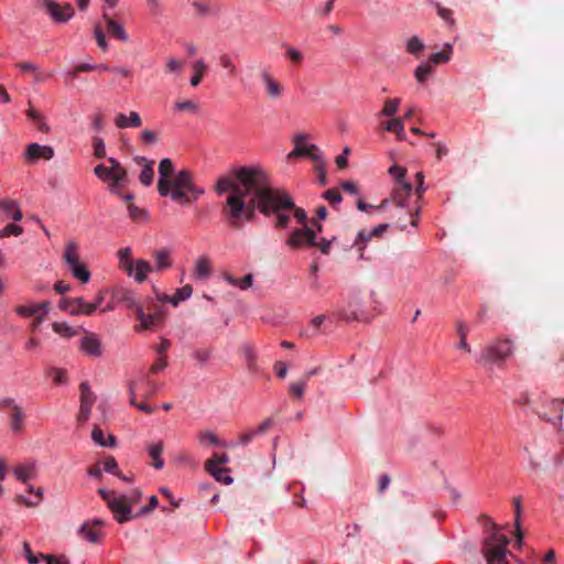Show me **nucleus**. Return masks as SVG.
<instances>
[{
	"label": "nucleus",
	"mask_w": 564,
	"mask_h": 564,
	"mask_svg": "<svg viewBox=\"0 0 564 564\" xmlns=\"http://www.w3.org/2000/svg\"><path fill=\"white\" fill-rule=\"evenodd\" d=\"M513 507H514V525H516V536H517V543L520 544L522 542V533L520 530V517L522 512V506H521V498L516 497L513 498Z\"/></svg>",
	"instance_id": "nucleus-41"
},
{
	"label": "nucleus",
	"mask_w": 564,
	"mask_h": 564,
	"mask_svg": "<svg viewBox=\"0 0 564 564\" xmlns=\"http://www.w3.org/2000/svg\"><path fill=\"white\" fill-rule=\"evenodd\" d=\"M9 415H10L11 430L15 433L21 432L22 427H23V419H24L23 410L22 409L17 410V411L10 413Z\"/></svg>",
	"instance_id": "nucleus-44"
},
{
	"label": "nucleus",
	"mask_w": 564,
	"mask_h": 564,
	"mask_svg": "<svg viewBox=\"0 0 564 564\" xmlns=\"http://www.w3.org/2000/svg\"><path fill=\"white\" fill-rule=\"evenodd\" d=\"M192 7L195 11V14L198 17H206L212 13V8L208 2L193 1Z\"/></svg>",
	"instance_id": "nucleus-55"
},
{
	"label": "nucleus",
	"mask_w": 564,
	"mask_h": 564,
	"mask_svg": "<svg viewBox=\"0 0 564 564\" xmlns=\"http://www.w3.org/2000/svg\"><path fill=\"white\" fill-rule=\"evenodd\" d=\"M79 349L89 357L98 358L102 354L100 339L96 334L89 333L80 339Z\"/></svg>",
	"instance_id": "nucleus-17"
},
{
	"label": "nucleus",
	"mask_w": 564,
	"mask_h": 564,
	"mask_svg": "<svg viewBox=\"0 0 564 564\" xmlns=\"http://www.w3.org/2000/svg\"><path fill=\"white\" fill-rule=\"evenodd\" d=\"M285 243L292 249H299L306 246L313 247L317 245L316 232L307 226L297 228L291 232Z\"/></svg>",
	"instance_id": "nucleus-10"
},
{
	"label": "nucleus",
	"mask_w": 564,
	"mask_h": 564,
	"mask_svg": "<svg viewBox=\"0 0 564 564\" xmlns=\"http://www.w3.org/2000/svg\"><path fill=\"white\" fill-rule=\"evenodd\" d=\"M28 491L34 496V500L23 495H20L15 498L17 502L23 503L26 507H35L37 506L43 498V489L41 487L35 488L32 485H29Z\"/></svg>",
	"instance_id": "nucleus-28"
},
{
	"label": "nucleus",
	"mask_w": 564,
	"mask_h": 564,
	"mask_svg": "<svg viewBox=\"0 0 564 564\" xmlns=\"http://www.w3.org/2000/svg\"><path fill=\"white\" fill-rule=\"evenodd\" d=\"M306 388V380L301 379L300 381L292 382L290 384V393L294 397L301 399L304 394V390Z\"/></svg>",
	"instance_id": "nucleus-63"
},
{
	"label": "nucleus",
	"mask_w": 564,
	"mask_h": 564,
	"mask_svg": "<svg viewBox=\"0 0 564 564\" xmlns=\"http://www.w3.org/2000/svg\"><path fill=\"white\" fill-rule=\"evenodd\" d=\"M272 425L273 420L271 417L265 419L257 429L242 433L239 436V443L242 446L248 445L254 437L264 435L272 427Z\"/></svg>",
	"instance_id": "nucleus-20"
},
{
	"label": "nucleus",
	"mask_w": 564,
	"mask_h": 564,
	"mask_svg": "<svg viewBox=\"0 0 564 564\" xmlns=\"http://www.w3.org/2000/svg\"><path fill=\"white\" fill-rule=\"evenodd\" d=\"M323 197L329 202L332 206H336L343 199L340 193L336 188H330L323 194Z\"/></svg>",
	"instance_id": "nucleus-64"
},
{
	"label": "nucleus",
	"mask_w": 564,
	"mask_h": 564,
	"mask_svg": "<svg viewBox=\"0 0 564 564\" xmlns=\"http://www.w3.org/2000/svg\"><path fill=\"white\" fill-rule=\"evenodd\" d=\"M195 275L200 280H207L212 273L210 262L206 257H200L196 261Z\"/></svg>",
	"instance_id": "nucleus-36"
},
{
	"label": "nucleus",
	"mask_w": 564,
	"mask_h": 564,
	"mask_svg": "<svg viewBox=\"0 0 564 564\" xmlns=\"http://www.w3.org/2000/svg\"><path fill=\"white\" fill-rule=\"evenodd\" d=\"M432 65H430L429 63H422L415 68L414 76L419 83H424L427 79V77L432 74Z\"/></svg>",
	"instance_id": "nucleus-47"
},
{
	"label": "nucleus",
	"mask_w": 564,
	"mask_h": 564,
	"mask_svg": "<svg viewBox=\"0 0 564 564\" xmlns=\"http://www.w3.org/2000/svg\"><path fill=\"white\" fill-rule=\"evenodd\" d=\"M453 55V45L451 43H445L441 52L433 53L429 57L430 65H440L446 64L451 61Z\"/></svg>",
	"instance_id": "nucleus-27"
},
{
	"label": "nucleus",
	"mask_w": 564,
	"mask_h": 564,
	"mask_svg": "<svg viewBox=\"0 0 564 564\" xmlns=\"http://www.w3.org/2000/svg\"><path fill=\"white\" fill-rule=\"evenodd\" d=\"M115 122L118 128L124 129L130 127H139L141 124V119L138 112L132 111L129 116L123 113L117 115Z\"/></svg>",
	"instance_id": "nucleus-29"
},
{
	"label": "nucleus",
	"mask_w": 564,
	"mask_h": 564,
	"mask_svg": "<svg viewBox=\"0 0 564 564\" xmlns=\"http://www.w3.org/2000/svg\"><path fill=\"white\" fill-rule=\"evenodd\" d=\"M549 408H550V410L557 412L555 421H553L549 416L547 412H545L543 410H534V412L539 415L540 419H542L546 422L561 423L563 420V409L560 406V399L550 400Z\"/></svg>",
	"instance_id": "nucleus-30"
},
{
	"label": "nucleus",
	"mask_w": 564,
	"mask_h": 564,
	"mask_svg": "<svg viewBox=\"0 0 564 564\" xmlns=\"http://www.w3.org/2000/svg\"><path fill=\"white\" fill-rule=\"evenodd\" d=\"M80 536L90 543H98L101 539L99 531L95 530L90 523H83L78 530Z\"/></svg>",
	"instance_id": "nucleus-34"
},
{
	"label": "nucleus",
	"mask_w": 564,
	"mask_h": 564,
	"mask_svg": "<svg viewBox=\"0 0 564 564\" xmlns=\"http://www.w3.org/2000/svg\"><path fill=\"white\" fill-rule=\"evenodd\" d=\"M131 248L124 247L118 250L119 267L124 270L128 276L141 283V260L132 261Z\"/></svg>",
	"instance_id": "nucleus-12"
},
{
	"label": "nucleus",
	"mask_w": 564,
	"mask_h": 564,
	"mask_svg": "<svg viewBox=\"0 0 564 564\" xmlns=\"http://www.w3.org/2000/svg\"><path fill=\"white\" fill-rule=\"evenodd\" d=\"M217 481H221L226 485H229L232 482V478L227 474L228 469L223 467H215L212 469H207Z\"/></svg>",
	"instance_id": "nucleus-49"
},
{
	"label": "nucleus",
	"mask_w": 564,
	"mask_h": 564,
	"mask_svg": "<svg viewBox=\"0 0 564 564\" xmlns=\"http://www.w3.org/2000/svg\"><path fill=\"white\" fill-rule=\"evenodd\" d=\"M390 132L395 133L399 141L405 140L403 119L392 118V129Z\"/></svg>",
	"instance_id": "nucleus-52"
},
{
	"label": "nucleus",
	"mask_w": 564,
	"mask_h": 564,
	"mask_svg": "<svg viewBox=\"0 0 564 564\" xmlns=\"http://www.w3.org/2000/svg\"><path fill=\"white\" fill-rule=\"evenodd\" d=\"M73 307H72V315H93L94 314V306L90 305L89 302L85 301L83 297H75L73 299Z\"/></svg>",
	"instance_id": "nucleus-31"
},
{
	"label": "nucleus",
	"mask_w": 564,
	"mask_h": 564,
	"mask_svg": "<svg viewBox=\"0 0 564 564\" xmlns=\"http://www.w3.org/2000/svg\"><path fill=\"white\" fill-rule=\"evenodd\" d=\"M215 191L218 195L230 193L221 214L234 229H241L245 221H252L257 209L265 217L275 216V228L289 226L290 213L297 223L306 226V212L295 206L283 188L274 187L268 172L258 165L232 169L217 180Z\"/></svg>",
	"instance_id": "nucleus-1"
},
{
	"label": "nucleus",
	"mask_w": 564,
	"mask_h": 564,
	"mask_svg": "<svg viewBox=\"0 0 564 564\" xmlns=\"http://www.w3.org/2000/svg\"><path fill=\"white\" fill-rule=\"evenodd\" d=\"M219 64L221 67L228 69L231 76L237 74V67L232 62V58L228 54H221L219 56Z\"/></svg>",
	"instance_id": "nucleus-59"
},
{
	"label": "nucleus",
	"mask_w": 564,
	"mask_h": 564,
	"mask_svg": "<svg viewBox=\"0 0 564 564\" xmlns=\"http://www.w3.org/2000/svg\"><path fill=\"white\" fill-rule=\"evenodd\" d=\"M91 438L96 444L104 447H113L116 445L115 436L109 434L106 438L102 430L97 426L91 432Z\"/></svg>",
	"instance_id": "nucleus-32"
},
{
	"label": "nucleus",
	"mask_w": 564,
	"mask_h": 564,
	"mask_svg": "<svg viewBox=\"0 0 564 564\" xmlns=\"http://www.w3.org/2000/svg\"><path fill=\"white\" fill-rule=\"evenodd\" d=\"M55 151L51 145L33 142L26 145L23 159L28 164H36L40 160H52Z\"/></svg>",
	"instance_id": "nucleus-11"
},
{
	"label": "nucleus",
	"mask_w": 564,
	"mask_h": 564,
	"mask_svg": "<svg viewBox=\"0 0 564 564\" xmlns=\"http://www.w3.org/2000/svg\"><path fill=\"white\" fill-rule=\"evenodd\" d=\"M174 109L177 111H186V112L196 113L199 109V106L196 101L189 100V99L176 100L174 104Z\"/></svg>",
	"instance_id": "nucleus-45"
},
{
	"label": "nucleus",
	"mask_w": 564,
	"mask_h": 564,
	"mask_svg": "<svg viewBox=\"0 0 564 564\" xmlns=\"http://www.w3.org/2000/svg\"><path fill=\"white\" fill-rule=\"evenodd\" d=\"M229 462V457L226 454H214L210 459L206 462V469H212L217 467H220V465H224Z\"/></svg>",
	"instance_id": "nucleus-54"
},
{
	"label": "nucleus",
	"mask_w": 564,
	"mask_h": 564,
	"mask_svg": "<svg viewBox=\"0 0 564 564\" xmlns=\"http://www.w3.org/2000/svg\"><path fill=\"white\" fill-rule=\"evenodd\" d=\"M110 165L99 164L95 167L94 172L98 178L107 183L111 193L119 195L123 200H131L132 194H120V189L124 186L127 181L126 171L112 158L109 159Z\"/></svg>",
	"instance_id": "nucleus-4"
},
{
	"label": "nucleus",
	"mask_w": 564,
	"mask_h": 564,
	"mask_svg": "<svg viewBox=\"0 0 564 564\" xmlns=\"http://www.w3.org/2000/svg\"><path fill=\"white\" fill-rule=\"evenodd\" d=\"M164 317L162 305H154L153 312L145 314L143 312V329L159 325Z\"/></svg>",
	"instance_id": "nucleus-26"
},
{
	"label": "nucleus",
	"mask_w": 564,
	"mask_h": 564,
	"mask_svg": "<svg viewBox=\"0 0 564 564\" xmlns=\"http://www.w3.org/2000/svg\"><path fill=\"white\" fill-rule=\"evenodd\" d=\"M155 260V270L161 271L171 267L170 251L166 249L156 250L153 252Z\"/></svg>",
	"instance_id": "nucleus-37"
},
{
	"label": "nucleus",
	"mask_w": 564,
	"mask_h": 564,
	"mask_svg": "<svg viewBox=\"0 0 564 564\" xmlns=\"http://www.w3.org/2000/svg\"><path fill=\"white\" fill-rule=\"evenodd\" d=\"M243 351H245L247 367H248L249 371L257 372L258 371L257 356H256L253 348L249 345H246L243 347Z\"/></svg>",
	"instance_id": "nucleus-48"
},
{
	"label": "nucleus",
	"mask_w": 564,
	"mask_h": 564,
	"mask_svg": "<svg viewBox=\"0 0 564 564\" xmlns=\"http://www.w3.org/2000/svg\"><path fill=\"white\" fill-rule=\"evenodd\" d=\"M199 442L202 444H212V445H221V446L226 445L214 433L208 432V431L202 432L199 434Z\"/></svg>",
	"instance_id": "nucleus-56"
},
{
	"label": "nucleus",
	"mask_w": 564,
	"mask_h": 564,
	"mask_svg": "<svg viewBox=\"0 0 564 564\" xmlns=\"http://www.w3.org/2000/svg\"><path fill=\"white\" fill-rule=\"evenodd\" d=\"M23 234V228L17 224H8L4 228L0 230V239L7 238L10 236H20Z\"/></svg>",
	"instance_id": "nucleus-51"
},
{
	"label": "nucleus",
	"mask_w": 564,
	"mask_h": 564,
	"mask_svg": "<svg viewBox=\"0 0 564 564\" xmlns=\"http://www.w3.org/2000/svg\"><path fill=\"white\" fill-rule=\"evenodd\" d=\"M79 390H80V405H79V412L77 415V421L80 424H83L89 420L93 405L95 404L97 398H96V394L91 391V388L87 381H84L80 383Z\"/></svg>",
	"instance_id": "nucleus-9"
},
{
	"label": "nucleus",
	"mask_w": 564,
	"mask_h": 564,
	"mask_svg": "<svg viewBox=\"0 0 564 564\" xmlns=\"http://www.w3.org/2000/svg\"><path fill=\"white\" fill-rule=\"evenodd\" d=\"M23 550H24V555H25V558L28 561L29 564H39L40 560H43L41 557V554L40 553L39 555H35L32 550H31V545L29 542L24 541L23 542Z\"/></svg>",
	"instance_id": "nucleus-62"
},
{
	"label": "nucleus",
	"mask_w": 564,
	"mask_h": 564,
	"mask_svg": "<svg viewBox=\"0 0 564 564\" xmlns=\"http://www.w3.org/2000/svg\"><path fill=\"white\" fill-rule=\"evenodd\" d=\"M112 300L123 304L128 310H133L135 317L141 321V306L138 304L137 294L124 286H116L111 291Z\"/></svg>",
	"instance_id": "nucleus-13"
},
{
	"label": "nucleus",
	"mask_w": 564,
	"mask_h": 564,
	"mask_svg": "<svg viewBox=\"0 0 564 564\" xmlns=\"http://www.w3.org/2000/svg\"><path fill=\"white\" fill-rule=\"evenodd\" d=\"M102 469L108 474L121 477V471L119 469L118 463L116 458L112 456L105 459V462L102 463Z\"/></svg>",
	"instance_id": "nucleus-50"
},
{
	"label": "nucleus",
	"mask_w": 564,
	"mask_h": 564,
	"mask_svg": "<svg viewBox=\"0 0 564 564\" xmlns=\"http://www.w3.org/2000/svg\"><path fill=\"white\" fill-rule=\"evenodd\" d=\"M372 237L370 236L369 231L367 230H360L358 232L357 239L355 240V246L358 247L360 251V257L364 256L365 250V243L368 242Z\"/></svg>",
	"instance_id": "nucleus-60"
},
{
	"label": "nucleus",
	"mask_w": 564,
	"mask_h": 564,
	"mask_svg": "<svg viewBox=\"0 0 564 564\" xmlns=\"http://www.w3.org/2000/svg\"><path fill=\"white\" fill-rule=\"evenodd\" d=\"M0 409L3 411H8L10 414L17 410L22 409V408L15 402L14 399L3 398V399H0Z\"/></svg>",
	"instance_id": "nucleus-61"
},
{
	"label": "nucleus",
	"mask_w": 564,
	"mask_h": 564,
	"mask_svg": "<svg viewBox=\"0 0 564 564\" xmlns=\"http://www.w3.org/2000/svg\"><path fill=\"white\" fill-rule=\"evenodd\" d=\"M400 102H401V99H399V98L387 99L383 104V108H382L380 115L384 116V117H393L399 109Z\"/></svg>",
	"instance_id": "nucleus-43"
},
{
	"label": "nucleus",
	"mask_w": 564,
	"mask_h": 564,
	"mask_svg": "<svg viewBox=\"0 0 564 564\" xmlns=\"http://www.w3.org/2000/svg\"><path fill=\"white\" fill-rule=\"evenodd\" d=\"M158 192L161 196H170L173 202L189 205L205 193V189L195 185L193 174L188 170L174 173V165L170 159L159 163Z\"/></svg>",
	"instance_id": "nucleus-2"
},
{
	"label": "nucleus",
	"mask_w": 564,
	"mask_h": 564,
	"mask_svg": "<svg viewBox=\"0 0 564 564\" xmlns=\"http://www.w3.org/2000/svg\"><path fill=\"white\" fill-rule=\"evenodd\" d=\"M0 221H4L7 219L19 221L23 217L18 202L13 199H0Z\"/></svg>",
	"instance_id": "nucleus-19"
},
{
	"label": "nucleus",
	"mask_w": 564,
	"mask_h": 564,
	"mask_svg": "<svg viewBox=\"0 0 564 564\" xmlns=\"http://www.w3.org/2000/svg\"><path fill=\"white\" fill-rule=\"evenodd\" d=\"M13 474L18 480H20L23 484H26L30 479H32L35 476V464H20L13 468Z\"/></svg>",
	"instance_id": "nucleus-25"
},
{
	"label": "nucleus",
	"mask_w": 564,
	"mask_h": 564,
	"mask_svg": "<svg viewBox=\"0 0 564 564\" xmlns=\"http://www.w3.org/2000/svg\"><path fill=\"white\" fill-rule=\"evenodd\" d=\"M335 315L346 322L366 319V313L361 308V301L358 296H352L347 307L337 310Z\"/></svg>",
	"instance_id": "nucleus-14"
},
{
	"label": "nucleus",
	"mask_w": 564,
	"mask_h": 564,
	"mask_svg": "<svg viewBox=\"0 0 564 564\" xmlns=\"http://www.w3.org/2000/svg\"><path fill=\"white\" fill-rule=\"evenodd\" d=\"M513 352V343L508 338H497L481 350L479 361L501 366Z\"/></svg>",
	"instance_id": "nucleus-6"
},
{
	"label": "nucleus",
	"mask_w": 564,
	"mask_h": 564,
	"mask_svg": "<svg viewBox=\"0 0 564 564\" xmlns=\"http://www.w3.org/2000/svg\"><path fill=\"white\" fill-rule=\"evenodd\" d=\"M306 140V135L297 134L294 137V149L289 153V158H297V156H306L310 150V145H304V141Z\"/></svg>",
	"instance_id": "nucleus-35"
},
{
	"label": "nucleus",
	"mask_w": 564,
	"mask_h": 564,
	"mask_svg": "<svg viewBox=\"0 0 564 564\" xmlns=\"http://www.w3.org/2000/svg\"><path fill=\"white\" fill-rule=\"evenodd\" d=\"M193 293V289L191 285H184L183 288L176 290L173 296H169L166 294H156V297L160 303L170 302L173 306H177L180 302L187 300Z\"/></svg>",
	"instance_id": "nucleus-21"
},
{
	"label": "nucleus",
	"mask_w": 564,
	"mask_h": 564,
	"mask_svg": "<svg viewBox=\"0 0 564 564\" xmlns=\"http://www.w3.org/2000/svg\"><path fill=\"white\" fill-rule=\"evenodd\" d=\"M424 50V43L422 40L414 35L410 37L406 42V52L411 55L419 56Z\"/></svg>",
	"instance_id": "nucleus-42"
},
{
	"label": "nucleus",
	"mask_w": 564,
	"mask_h": 564,
	"mask_svg": "<svg viewBox=\"0 0 564 564\" xmlns=\"http://www.w3.org/2000/svg\"><path fill=\"white\" fill-rule=\"evenodd\" d=\"M26 115H28L29 119H31L35 123L39 131L45 132V133L50 131V128H48L47 123L45 122V118L41 112L31 108L28 110Z\"/></svg>",
	"instance_id": "nucleus-39"
},
{
	"label": "nucleus",
	"mask_w": 564,
	"mask_h": 564,
	"mask_svg": "<svg viewBox=\"0 0 564 564\" xmlns=\"http://www.w3.org/2000/svg\"><path fill=\"white\" fill-rule=\"evenodd\" d=\"M64 260L74 278L78 279L83 283L89 282L90 272L80 261L78 246L75 241L67 242L64 251Z\"/></svg>",
	"instance_id": "nucleus-7"
},
{
	"label": "nucleus",
	"mask_w": 564,
	"mask_h": 564,
	"mask_svg": "<svg viewBox=\"0 0 564 564\" xmlns=\"http://www.w3.org/2000/svg\"><path fill=\"white\" fill-rule=\"evenodd\" d=\"M162 130L143 129V148L156 145L161 141Z\"/></svg>",
	"instance_id": "nucleus-40"
},
{
	"label": "nucleus",
	"mask_w": 564,
	"mask_h": 564,
	"mask_svg": "<svg viewBox=\"0 0 564 564\" xmlns=\"http://www.w3.org/2000/svg\"><path fill=\"white\" fill-rule=\"evenodd\" d=\"M185 65L184 61L170 57L165 65V72L166 73H180Z\"/></svg>",
	"instance_id": "nucleus-58"
},
{
	"label": "nucleus",
	"mask_w": 564,
	"mask_h": 564,
	"mask_svg": "<svg viewBox=\"0 0 564 564\" xmlns=\"http://www.w3.org/2000/svg\"><path fill=\"white\" fill-rule=\"evenodd\" d=\"M53 330L64 338H72L77 335V330L65 322H55L52 325Z\"/></svg>",
	"instance_id": "nucleus-38"
},
{
	"label": "nucleus",
	"mask_w": 564,
	"mask_h": 564,
	"mask_svg": "<svg viewBox=\"0 0 564 564\" xmlns=\"http://www.w3.org/2000/svg\"><path fill=\"white\" fill-rule=\"evenodd\" d=\"M491 532L488 538L484 540L482 554L488 564H508L506 556L508 554L509 538L498 532V525L486 517Z\"/></svg>",
	"instance_id": "nucleus-3"
},
{
	"label": "nucleus",
	"mask_w": 564,
	"mask_h": 564,
	"mask_svg": "<svg viewBox=\"0 0 564 564\" xmlns=\"http://www.w3.org/2000/svg\"><path fill=\"white\" fill-rule=\"evenodd\" d=\"M102 19L106 23L107 31L113 36L119 39L122 42L128 41V35L123 29V26L112 20L106 11H104Z\"/></svg>",
	"instance_id": "nucleus-24"
},
{
	"label": "nucleus",
	"mask_w": 564,
	"mask_h": 564,
	"mask_svg": "<svg viewBox=\"0 0 564 564\" xmlns=\"http://www.w3.org/2000/svg\"><path fill=\"white\" fill-rule=\"evenodd\" d=\"M192 67L194 69V74L191 77V86L196 87L200 84V82L204 77V74L207 70V64L205 63L204 59L200 58V59L195 61L193 63Z\"/></svg>",
	"instance_id": "nucleus-33"
},
{
	"label": "nucleus",
	"mask_w": 564,
	"mask_h": 564,
	"mask_svg": "<svg viewBox=\"0 0 564 564\" xmlns=\"http://www.w3.org/2000/svg\"><path fill=\"white\" fill-rule=\"evenodd\" d=\"M36 6L58 24L67 23L75 15V10L69 3L59 4L54 0H39Z\"/></svg>",
	"instance_id": "nucleus-8"
},
{
	"label": "nucleus",
	"mask_w": 564,
	"mask_h": 564,
	"mask_svg": "<svg viewBox=\"0 0 564 564\" xmlns=\"http://www.w3.org/2000/svg\"><path fill=\"white\" fill-rule=\"evenodd\" d=\"M154 161H147L143 158V185L149 186L154 180Z\"/></svg>",
	"instance_id": "nucleus-46"
},
{
	"label": "nucleus",
	"mask_w": 564,
	"mask_h": 564,
	"mask_svg": "<svg viewBox=\"0 0 564 564\" xmlns=\"http://www.w3.org/2000/svg\"><path fill=\"white\" fill-rule=\"evenodd\" d=\"M411 193H412L411 183H409L406 181L398 182L393 189L392 200L397 204V206L404 207L405 200L408 199V197H410Z\"/></svg>",
	"instance_id": "nucleus-22"
},
{
	"label": "nucleus",
	"mask_w": 564,
	"mask_h": 564,
	"mask_svg": "<svg viewBox=\"0 0 564 564\" xmlns=\"http://www.w3.org/2000/svg\"><path fill=\"white\" fill-rule=\"evenodd\" d=\"M306 156L310 158L315 163V167L317 165H319V166L325 165V162H324L323 155H322V151L315 144L310 145V150H308V153Z\"/></svg>",
	"instance_id": "nucleus-53"
},
{
	"label": "nucleus",
	"mask_w": 564,
	"mask_h": 564,
	"mask_svg": "<svg viewBox=\"0 0 564 564\" xmlns=\"http://www.w3.org/2000/svg\"><path fill=\"white\" fill-rule=\"evenodd\" d=\"M98 494L119 523L127 522L131 519L130 501L126 495H120L115 490H108L106 488L98 489Z\"/></svg>",
	"instance_id": "nucleus-5"
},
{
	"label": "nucleus",
	"mask_w": 564,
	"mask_h": 564,
	"mask_svg": "<svg viewBox=\"0 0 564 564\" xmlns=\"http://www.w3.org/2000/svg\"><path fill=\"white\" fill-rule=\"evenodd\" d=\"M437 14L442 20L448 23L451 26L455 25V20L453 18V11L451 9L442 7L440 3H436Z\"/></svg>",
	"instance_id": "nucleus-57"
},
{
	"label": "nucleus",
	"mask_w": 564,
	"mask_h": 564,
	"mask_svg": "<svg viewBox=\"0 0 564 564\" xmlns=\"http://www.w3.org/2000/svg\"><path fill=\"white\" fill-rule=\"evenodd\" d=\"M164 449L163 441L151 442L147 445V454L149 457V465L156 470L163 469L165 463L162 457Z\"/></svg>",
	"instance_id": "nucleus-18"
},
{
	"label": "nucleus",
	"mask_w": 564,
	"mask_h": 564,
	"mask_svg": "<svg viewBox=\"0 0 564 564\" xmlns=\"http://www.w3.org/2000/svg\"><path fill=\"white\" fill-rule=\"evenodd\" d=\"M170 346H171V343L169 339H162L160 345H158L154 348L156 354L159 355V357L150 367L151 373H158L166 367V360H165L164 354L170 348Z\"/></svg>",
	"instance_id": "nucleus-23"
},
{
	"label": "nucleus",
	"mask_w": 564,
	"mask_h": 564,
	"mask_svg": "<svg viewBox=\"0 0 564 564\" xmlns=\"http://www.w3.org/2000/svg\"><path fill=\"white\" fill-rule=\"evenodd\" d=\"M48 302H43L40 304H31V305H19L15 307V312L19 316L23 318H29L32 316H36V325L44 321V317L48 313Z\"/></svg>",
	"instance_id": "nucleus-15"
},
{
	"label": "nucleus",
	"mask_w": 564,
	"mask_h": 564,
	"mask_svg": "<svg viewBox=\"0 0 564 564\" xmlns=\"http://www.w3.org/2000/svg\"><path fill=\"white\" fill-rule=\"evenodd\" d=\"M260 78L264 85L265 93L270 99H279L282 97L284 87L278 82L268 69L260 72Z\"/></svg>",
	"instance_id": "nucleus-16"
}]
</instances>
